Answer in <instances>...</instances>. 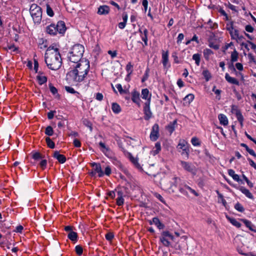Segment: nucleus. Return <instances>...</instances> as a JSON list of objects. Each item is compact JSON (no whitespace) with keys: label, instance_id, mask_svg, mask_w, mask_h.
Here are the masks:
<instances>
[{"label":"nucleus","instance_id":"1","mask_svg":"<svg viewBox=\"0 0 256 256\" xmlns=\"http://www.w3.org/2000/svg\"><path fill=\"white\" fill-rule=\"evenodd\" d=\"M67 74V78L73 82H81L86 78L90 69L89 62L82 60L74 66Z\"/></svg>","mask_w":256,"mask_h":256},{"label":"nucleus","instance_id":"2","mask_svg":"<svg viewBox=\"0 0 256 256\" xmlns=\"http://www.w3.org/2000/svg\"><path fill=\"white\" fill-rule=\"evenodd\" d=\"M45 62L48 67L52 70H57L60 68L62 60L58 48L50 46L45 54Z\"/></svg>","mask_w":256,"mask_h":256},{"label":"nucleus","instance_id":"3","mask_svg":"<svg viewBox=\"0 0 256 256\" xmlns=\"http://www.w3.org/2000/svg\"><path fill=\"white\" fill-rule=\"evenodd\" d=\"M84 52V47L80 44H77L72 46L68 54L70 61L74 64H78Z\"/></svg>","mask_w":256,"mask_h":256},{"label":"nucleus","instance_id":"4","mask_svg":"<svg viewBox=\"0 0 256 256\" xmlns=\"http://www.w3.org/2000/svg\"><path fill=\"white\" fill-rule=\"evenodd\" d=\"M181 182L180 178L178 177H172V178H166L162 180L160 184L162 188L169 192H174V188L176 187V185Z\"/></svg>","mask_w":256,"mask_h":256},{"label":"nucleus","instance_id":"5","mask_svg":"<svg viewBox=\"0 0 256 256\" xmlns=\"http://www.w3.org/2000/svg\"><path fill=\"white\" fill-rule=\"evenodd\" d=\"M66 30L65 24L62 21H59L57 24H50L46 28V32L52 36H55L58 32L63 34Z\"/></svg>","mask_w":256,"mask_h":256},{"label":"nucleus","instance_id":"6","mask_svg":"<svg viewBox=\"0 0 256 256\" xmlns=\"http://www.w3.org/2000/svg\"><path fill=\"white\" fill-rule=\"evenodd\" d=\"M30 14L35 24H40L42 20V10L40 6L33 4L30 8Z\"/></svg>","mask_w":256,"mask_h":256},{"label":"nucleus","instance_id":"7","mask_svg":"<svg viewBox=\"0 0 256 256\" xmlns=\"http://www.w3.org/2000/svg\"><path fill=\"white\" fill-rule=\"evenodd\" d=\"M178 150H182L181 154L184 156L186 158H188L190 149L188 142L184 140L181 139L179 140L178 144L177 146Z\"/></svg>","mask_w":256,"mask_h":256},{"label":"nucleus","instance_id":"8","mask_svg":"<svg viewBox=\"0 0 256 256\" xmlns=\"http://www.w3.org/2000/svg\"><path fill=\"white\" fill-rule=\"evenodd\" d=\"M179 184V190L180 192L185 196L188 195V191L193 194L194 196H198V194L194 190L192 189L189 186L186 185L184 182H182L181 181Z\"/></svg>","mask_w":256,"mask_h":256},{"label":"nucleus","instance_id":"9","mask_svg":"<svg viewBox=\"0 0 256 256\" xmlns=\"http://www.w3.org/2000/svg\"><path fill=\"white\" fill-rule=\"evenodd\" d=\"M180 162V166L184 170L194 174H196V168L192 162L182 160Z\"/></svg>","mask_w":256,"mask_h":256},{"label":"nucleus","instance_id":"10","mask_svg":"<svg viewBox=\"0 0 256 256\" xmlns=\"http://www.w3.org/2000/svg\"><path fill=\"white\" fill-rule=\"evenodd\" d=\"M226 28L228 31L232 40H235L240 34L238 30L234 28V22L232 21H230L226 24Z\"/></svg>","mask_w":256,"mask_h":256},{"label":"nucleus","instance_id":"11","mask_svg":"<svg viewBox=\"0 0 256 256\" xmlns=\"http://www.w3.org/2000/svg\"><path fill=\"white\" fill-rule=\"evenodd\" d=\"M159 126L158 124H154L150 134V140L154 141L156 140L158 138Z\"/></svg>","mask_w":256,"mask_h":256},{"label":"nucleus","instance_id":"12","mask_svg":"<svg viewBox=\"0 0 256 256\" xmlns=\"http://www.w3.org/2000/svg\"><path fill=\"white\" fill-rule=\"evenodd\" d=\"M150 100L147 101L144 104V119L146 120H149L152 116V112L150 110Z\"/></svg>","mask_w":256,"mask_h":256},{"label":"nucleus","instance_id":"13","mask_svg":"<svg viewBox=\"0 0 256 256\" xmlns=\"http://www.w3.org/2000/svg\"><path fill=\"white\" fill-rule=\"evenodd\" d=\"M92 166L93 170L94 171V174H98L99 177H102L104 176V173L100 164L94 162L92 164Z\"/></svg>","mask_w":256,"mask_h":256},{"label":"nucleus","instance_id":"14","mask_svg":"<svg viewBox=\"0 0 256 256\" xmlns=\"http://www.w3.org/2000/svg\"><path fill=\"white\" fill-rule=\"evenodd\" d=\"M132 100L134 103L138 104V106H140V93L138 91L134 90L132 92Z\"/></svg>","mask_w":256,"mask_h":256},{"label":"nucleus","instance_id":"15","mask_svg":"<svg viewBox=\"0 0 256 256\" xmlns=\"http://www.w3.org/2000/svg\"><path fill=\"white\" fill-rule=\"evenodd\" d=\"M162 63L164 68H168L170 66L168 63V52L162 51Z\"/></svg>","mask_w":256,"mask_h":256},{"label":"nucleus","instance_id":"16","mask_svg":"<svg viewBox=\"0 0 256 256\" xmlns=\"http://www.w3.org/2000/svg\"><path fill=\"white\" fill-rule=\"evenodd\" d=\"M110 12V8L106 5L100 6L98 8V14L100 15H106Z\"/></svg>","mask_w":256,"mask_h":256},{"label":"nucleus","instance_id":"17","mask_svg":"<svg viewBox=\"0 0 256 256\" xmlns=\"http://www.w3.org/2000/svg\"><path fill=\"white\" fill-rule=\"evenodd\" d=\"M54 157L60 163L64 164L66 161V158L64 155L60 154L58 152L56 151L54 153Z\"/></svg>","mask_w":256,"mask_h":256},{"label":"nucleus","instance_id":"18","mask_svg":"<svg viewBox=\"0 0 256 256\" xmlns=\"http://www.w3.org/2000/svg\"><path fill=\"white\" fill-rule=\"evenodd\" d=\"M140 32L141 33L142 40L144 41L145 46H148V30L147 29L144 28L142 32V29L139 30Z\"/></svg>","mask_w":256,"mask_h":256},{"label":"nucleus","instance_id":"19","mask_svg":"<svg viewBox=\"0 0 256 256\" xmlns=\"http://www.w3.org/2000/svg\"><path fill=\"white\" fill-rule=\"evenodd\" d=\"M225 78L226 80L232 84H234L237 86H239V82L234 78L230 76L228 73L226 74Z\"/></svg>","mask_w":256,"mask_h":256},{"label":"nucleus","instance_id":"20","mask_svg":"<svg viewBox=\"0 0 256 256\" xmlns=\"http://www.w3.org/2000/svg\"><path fill=\"white\" fill-rule=\"evenodd\" d=\"M36 78L38 82L40 85L44 84L47 81V78L45 76L43 75L41 72H38V75Z\"/></svg>","mask_w":256,"mask_h":256},{"label":"nucleus","instance_id":"21","mask_svg":"<svg viewBox=\"0 0 256 256\" xmlns=\"http://www.w3.org/2000/svg\"><path fill=\"white\" fill-rule=\"evenodd\" d=\"M239 190L244 194L246 196L250 199H253L254 196L250 192V190L244 186H240L238 188Z\"/></svg>","mask_w":256,"mask_h":256},{"label":"nucleus","instance_id":"22","mask_svg":"<svg viewBox=\"0 0 256 256\" xmlns=\"http://www.w3.org/2000/svg\"><path fill=\"white\" fill-rule=\"evenodd\" d=\"M220 122L221 124L226 126L228 124V120L227 117L224 114H220L218 116Z\"/></svg>","mask_w":256,"mask_h":256},{"label":"nucleus","instance_id":"23","mask_svg":"<svg viewBox=\"0 0 256 256\" xmlns=\"http://www.w3.org/2000/svg\"><path fill=\"white\" fill-rule=\"evenodd\" d=\"M129 159L131 161V162L139 170L142 169V167L140 165L138 164V162L137 158H134L131 154L128 153V154Z\"/></svg>","mask_w":256,"mask_h":256},{"label":"nucleus","instance_id":"24","mask_svg":"<svg viewBox=\"0 0 256 256\" xmlns=\"http://www.w3.org/2000/svg\"><path fill=\"white\" fill-rule=\"evenodd\" d=\"M194 95L190 94L186 96L184 98V105H188L194 99Z\"/></svg>","mask_w":256,"mask_h":256},{"label":"nucleus","instance_id":"25","mask_svg":"<svg viewBox=\"0 0 256 256\" xmlns=\"http://www.w3.org/2000/svg\"><path fill=\"white\" fill-rule=\"evenodd\" d=\"M149 93L148 89H143L142 91V97L143 99L146 100L147 101L150 100V96Z\"/></svg>","mask_w":256,"mask_h":256},{"label":"nucleus","instance_id":"26","mask_svg":"<svg viewBox=\"0 0 256 256\" xmlns=\"http://www.w3.org/2000/svg\"><path fill=\"white\" fill-rule=\"evenodd\" d=\"M242 220L245 224L246 226L248 227L250 230L256 232V230L254 229L255 226L254 224H252L251 222L245 219H242Z\"/></svg>","mask_w":256,"mask_h":256},{"label":"nucleus","instance_id":"27","mask_svg":"<svg viewBox=\"0 0 256 256\" xmlns=\"http://www.w3.org/2000/svg\"><path fill=\"white\" fill-rule=\"evenodd\" d=\"M228 174L236 182L240 181L239 176L237 174H236L234 171L233 170H228Z\"/></svg>","mask_w":256,"mask_h":256},{"label":"nucleus","instance_id":"28","mask_svg":"<svg viewBox=\"0 0 256 256\" xmlns=\"http://www.w3.org/2000/svg\"><path fill=\"white\" fill-rule=\"evenodd\" d=\"M236 115L238 121L240 122V126L242 127L243 126V120L244 117L239 110H236Z\"/></svg>","mask_w":256,"mask_h":256},{"label":"nucleus","instance_id":"29","mask_svg":"<svg viewBox=\"0 0 256 256\" xmlns=\"http://www.w3.org/2000/svg\"><path fill=\"white\" fill-rule=\"evenodd\" d=\"M160 241L162 242V243L163 244L164 246L168 247L170 245V242L168 241V238H166L165 236H163V234H162V236H160Z\"/></svg>","mask_w":256,"mask_h":256},{"label":"nucleus","instance_id":"30","mask_svg":"<svg viewBox=\"0 0 256 256\" xmlns=\"http://www.w3.org/2000/svg\"><path fill=\"white\" fill-rule=\"evenodd\" d=\"M112 109L115 114H118L121 111V108L117 103H112Z\"/></svg>","mask_w":256,"mask_h":256},{"label":"nucleus","instance_id":"31","mask_svg":"<svg viewBox=\"0 0 256 256\" xmlns=\"http://www.w3.org/2000/svg\"><path fill=\"white\" fill-rule=\"evenodd\" d=\"M152 222L159 229H162L164 227V224L160 222L158 218H152Z\"/></svg>","mask_w":256,"mask_h":256},{"label":"nucleus","instance_id":"32","mask_svg":"<svg viewBox=\"0 0 256 256\" xmlns=\"http://www.w3.org/2000/svg\"><path fill=\"white\" fill-rule=\"evenodd\" d=\"M176 124V120H174L172 123L170 124L167 126L166 129L172 134L175 130V126Z\"/></svg>","mask_w":256,"mask_h":256},{"label":"nucleus","instance_id":"33","mask_svg":"<svg viewBox=\"0 0 256 256\" xmlns=\"http://www.w3.org/2000/svg\"><path fill=\"white\" fill-rule=\"evenodd\" d=\"M238 53L234 50L231 54L230 58L232 63L236 62L238 60Z\"/></svg>","mask_w":256,"mask_h":256},{"label":"nucleus","instance_id":"34","mask_svg":"<svg viewBox=\"0 0 256 256\" xmlns=\"http://www.w3.org/2000/svg\"><path fill=\"white\" fill-rule=\"evenodd\" d=\"M213 54V52L208 48H206L204 50V57L206 60H208L210 58V56Z\"/></svg>","mask_w":256,"mask_h":256},{"label":"nucleus","instance_id":"35","mask_svg":"<svg viewBox=\"0 0 256 256\" xmlns=\"http://www.w3.org/2000/svg\"><path fill=\"white\" fill-rule=\"evenodd\" d=\"M68 238L72 241H76L78 234L74 232H70L68 236Z\"/></svg>","mask_w":256,"mask_h":256},{"label":"nucleus","instance_id":"36","mask_svg":"<svg viewBox=\"0 0 256 256\" xmlns=\"http://www.w3.org/2000/svg\"><path fill=\"white\" fill-rule=\"evenodd\" d=\"M116 86L121 94H128V90H126V89H123L122 88V86L120 84H117Z\"/></svg>","mask_w":256,"mask_h":256},{"label":"nucleus","instance_id":"37","mask_svg":"<svg viewBox=\"0 0 256 256\" xmlns=\"http://www.w3.org/2000/svg\"><path fill=\"white\" fill-rule=\"evenodd\" d=\"M202 75L206 82H208L212 77L210 73L208 70H204L202 72Z\"/></svg>","mask_w":256,"mask_h":256},{"label":"nucleus","instance_id":"38","mask_svg":"<svg viewBox=\"0 0 256 256\" xmlns=\"http://www.w3.org/2000/svg\"><path fill=\"white\" fill-rule=\"evenodd\" d=\"M4 50H11L12 52H17L18 51V48L16 47L14 44L8 45V46L4 48Z\"/></svg>","mask_w":256,"mask_h":256},{"label":"nucleus","instance_id":"39","mask_svg":"<svg viewBox=\"0 0 256 256\" xmlns=\"http://www.w3.org/2000/svg\"><path fill=\"white\" fill-rule=\"evenodd\" d=\"M154 150H153V154L154 155L158 154L161 150V146L160 142H156L155 144Z\"/></svg>","mask_w":256,"mask_h":256},{"label":"nucleus","instance_id":"40","mask_svg":"<svg viewBox=\"0 0 256 256\" xmlns=\"http://www.w3.org/2000/svg\"><path fill=\"white\" fill-rule=\"evenodd\" d=\"M192 59L195 60L196 64L197 66L200 65V54H195L192 56Z\"/></svg>","mask_w":256,"mask_h":256},{"label":"nucleus","instance_id":"41","mask_svg":"<svg viewBox=\"0 0 256 256\" xmlns=\"http://www.w3.org/2000/svg\"><path fill=\"white\" fill-rule=\"evenodd\" d=\"M46 140L49 148H54V143L52 140L49 137H47L46 138Z\"/></svg>","mask_w":256,"mask_h":256},{"label":"nucleus","instance_id":"42","mask_svg":"<svg viewBox=\"0 0 256 256\" xmlns=\"http://www.w3.org/2000/svg\"><path fill=\"white\" fill-rule=\"evenodd\" d=\"M45 134L48 136H52L54 134L52 128L51 126H47L45 130Z\"/></svg>","mask_w":256,"mask_h":256},{"label":"nucleus","instance_id":"43","mask_svg":"<svg viewBox=\"0 0 256 256\" xmlns=\"http://www.w3.org/2000/svg\"><path fill=\"white\" fill-rule=\"evenodd\" d=\"M162 234L166 238H168L170 240H174V236L172 234H170L168 231H164L162 232Z\"/></svg>","mask_w":256,"mask_h":256},{"label":"nucleus","instance_id":"44","mask_svg":"<svg viewBox=\"0 0 256 256\" xmlns=\"http://www.w3.org/2000/svg\"><path fill=\"white\" fill-rule=\"evenodd\" d=\"M32 158L35 160H38L43 158L42 155L38 152H36L32 154Z\"/></svg>","mask_w":256,"mask_h":256},{"label":"nucleus","instance_id":"45","mask_svg":"<svg viewBox=\"0 0 256 256\" xmlns=\"http://www.w3.org/2000/svg\"><path fill=\"white\" fill-rule=\"evenodd\" d=\"M230 222L232 224H233L234 226H236L237 228H240L241 226V224L235 218L230 219Z\"/></svg>","mask_w":256,"mask_h":256},{"label":"nucleus","instance_id":"46","mask_svg":"<svg viewBox=\"0 0 256 256\" xmlns=\"http://www.w3.org/2000/svg\"><path fill=\"white\" fill-rule=\"evenodd\" d=\"M65 90H66L70 94H78L77 92H76L72 88L69 86H65Z\"/></svg>","mask_w":256,"mask_h":256},{"label":"nucleus","instance_id":"47","mask_svg":"<svg viewBox=\"0 0 256 256\" xmlns=\"http://www.w3.org/2000/svg\"><path fill=\"white\" fill-rule=\"evenodd\" d=\"M50 92L54 95L57 94V96H58L59 95L58 94V90L57 89L53 86L52 84H50Z\"/></svg>","mask_w":256,"mask_h":256},{"label":"nucleus","instance_id":"48","mask_svg":"<svg viewBox=\"0 0 256 256\" xmlns=\"http://www.w3.org/2000/svg\"><path fill=\"white\" fill-rule=\"evenodd\" d=\"M234 208L240 212H243L244 211V208L240 203H237L234 206Z\"/></svg>","mask_w":256,"mask_h":256},{"label":"nucleus","instance_id":"49","mask_svg":"<svg viewBox=\"0 0 256 256\" xmlns=\"http://www.w3.org/2000/svg\"><path fill=\"white\" fill-rule=\"evenodd\" d=\"M99 145L102 148V151L103 152L106 154V153L108 152V148L106 146L104 143H103L102 142H100L99 143Z\"/></svg>","mask_w":256,"mask_h":256},{"label":"nucleus","instance_id":"50","mask_svg":"<svg viewBox=\"0 0 256 256\" xmlns=\"http://www.w3.org/2000/svg\"><path fill=\"white\" fill-rule=\"evenodd\" d=\"M46 12L50 16H52L54 14L52 10L48 4L46 5Z\"/></svg>","mask_w":256,"mask_h":256},{"label":"nucleus","instance_id":"51","mask_svg":"<svg viewBox=\"0 0 256 256\" xmlns=\"http://www.w3.org/2000/svg\"><path fill=\"white\" fill-rule=\"evenodd\" d=\"M76 253L80 256L82 254L83 250L82 246H76L75 248Z\"/></svg>","mask_w":256,"mask_h":256},{"label":"nucleus","instance_id":"52","mask_svg":"<svg viewBox=\"0 0 256 256\" xmlns=\"http://www.w3.org/2000/svg\"><path fill=\"white\" fill-rule=\"evenodd\" d=\"M191 142L194 146H198L200 145L198 140L196 138H192L191 140Z\"/></svg>","mask_w":256,"mask_h":256},{"label":"nucleus","instance_id":"53","mask_svg":"<svg viewBox=\"0 0 256 256\" xmlns=\"http://www.w3.org/2000/svg\"><path fill=\"white\" fill-rule=\"evenodd\" d=\"M219 12H220V14L224 16V20H230L229 17L228 16L226 12L224 10L220 9V10H219Z\"/></svg>","mask_w":256,"mask_h":256},{"label":"nucleus","instance_id":"54","mask_svg":"<svg viewBox=\"0 0 256 256\" xmlns=\"http://www.w3.org/2000/svg\"><path fill=\"white\" fill-rule=\"evenodd\" d=\"M244 38L243 36L238 34V36L236 38V40L238 42L240 43V44L242 43V42H244Z\"/></svg>","mask_w":256,"mask_h":256},{"label":"nucleus","instance_id":"55","mask_svg":"<svg viewBox=\"0 0 256 256\" xmlns=\"http://www.w3.org/2000/svg\"><path fill=\"white\" fill-rule=\"evenodd\" d=\"M124 203V198H116V204L118 206H122Z\"/></svg>","mask_w":256,"mask_h":256},{"label":"nucleus","instance_id":"56","mask_svg":"<svg viewBox=\"0 0 256 256\" xmlns=\"http://www.w3.org/2000/svg\"><path fill=\"white\" fill-rule=\"evenodd\" d=\"M111 168L110 166H107L104 170V174H105L106 176H110L111 174Z\"/></svg>","mask_w":256,"mask_h":256},{"label":"nucleus","instance_id":"57","mask_svg":"<svg viewBox=\"0 0 256 256\" xmlns=\"http://www.w3.org/2000/svg\"><path fill=\"white\" fill-rule=\"evenodd\" d=\"M114 238V234L111 232H108L106 234V238L109 241H110Z\"/></svg>","mask_w":256,"mask_h":256},{"label":"nucleus","instance_id":"58","mask_svg":"<svg viewBox=\"0 0 256 256\" xmlns=\"http://www.w3.org/2000/svg\"><path fill=\"white\" fill-rule=\"evenodd\" d=\"M103 95L102 94L98 92L96 94V98L98 100L102 101L103 100Z\"/></svg>","mask_w":256,"mask_h":256},{"label":"nucleus","instance_id":"59","mask_svg":"<svg viewBox=\"0 0 256 256\" xmlns=\"http://www.w3.org/2000/svg\"><path fill=\"white\" fill-rule=\"evenodd\" d=\"M245 30L246 31L249 32H252L254 31V28L251 25H246L245 27Z\"/></svg>","mask_w":256,"mask_h":256},{"label":"nucleus","instance_id":"60","mask_svg":"<svg viewBox=\"0 0 256 256\" xmlns=\"http://www.w3.org/2000/svg\"><path fill=\"white\" fill-rule=\"evenodd\" d=\"M46 164H47L46 160H42L40 162V166L42 168V169H44L46 167Z\"/></svg>","mask_w":256,"mask_h":256},{"label":"nucleus","instance_id":"61","mask_svg":"<svg viewBox=\"0 0 256 256\" xmlns=\"http://www.w3.org/2000/svg\"><path fill=\"white\" fill-rule=\"evenodd\" d=\"M154 196H155L158 198L161 202H163V203H165V201L164 200V198H162V196L158 194H157V193H156L154 194Z\"/></svg>","mask_w":256,"mask_h":256},{"label":"nucleus","instance_id":"62","mask_svg":"<svg viewBox=\"0 0 256 256\" xmlns=\"http://www.w3.org/2000/svg\"><path fill=\"white\" fill-rule=\"evenodd\" d=\"M184 38V35L182 34H180L177 38V43L180 44Z\"/></svg>","mask_w":256,"mask_h":256},{"label":"nucleus","instance_id":"63","mask_svg":"<svg viewBox=\"0 0 256 256\" xmlns=\"http://www.w3.org/2000/svg\"><path fill=\"white\" fill-rule=\"evenodd\" d=\"M74 144L76 147L79 148L81 146V143L78 140L74 139Z\"/></svg>","mask_w":256,"mask_h":256},{"label":"nucleus","instance_id":"64","mask_svg":"<svg viewBox=\"0 0 256 256\" xmlns=\"http://www.w3.org/2000/svg\"><path fill=\"white\" fill-rule=\"evenodd\" d=\"M236 67L238 70L240 71L244 69L242 64L240 62H238L236 64Z\"/></svg>","mask_w":256,"mask_h":256}]
</instances>
